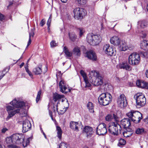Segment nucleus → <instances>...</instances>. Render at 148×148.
<instances>
[{
	"instance_id": "1",
	"label": "nucleus",
	"mask_w": 148,
	"mask_h": 148,
	"mask_svg": "<svg viewBox=\"0 0 148 148\" xmlns=\"http://www.w3.org/2000/svg\"><path fill=\"white\" fill-rule=\"evenodd\" d=\"M144 58H148V52L139 51L138 53L134 52L131 54L128 58L129 63L132 65H137L140 61V56Z\"/></svg>"
},
{
	"instance_id": "2",
	"label": "nucleus",
	"mask_w": 148,
	"mask_h": 148,
	"mask_svg": "<svg viewBox=\"0 0 148 148\" xmlns=\"http://www.w3.org/2000/svg\"><path fill=\"white\" fill-rule=\"evenodd\" d=\"M90 81L95 86H98L102 84V77L99 74L95 71H92L90 73Z\"/></svg>"
},
{
	"instance_id": "3",
	"label": "nucleus",
	"mask_w": 148,
	"mask_h": 148,
	"mask_svg": "<svg viewBox=\"0 0 148 148\" xmlns=\"http://www.w3.org/2000/svg\"><path fill=\"white\" fill-rule=\"evenodd\" d=\"M88 43L92 45H96L99 44L102 40V38L99 34L94 35L91 33L88 34L86 37Z\"/></svg>"
},
{
	"instance_id": "4",
	"label": "nucleus",
	"mask_w": 148,
	"mask_h": 148,
	"mask_svg": "<svg viewBox=\"0 0 148 148\" xmlns=\"http://www.w3.org/2000/svg\"><path fill=\"white\" fill-rule=\"evenodd\" d=\"M112 99V97L109 93L106 92L101 94L98 97L99 104L103 106L108 105L110 103Z\"/></svg>"
},
{
	"instance_id": "5",
	"label": "nucleus",
	"mask_w": 148,
	"mask_h": 148,
	"mask_svg": "<svg viewBox=\"0 0 148 148\" xmlns=\"http://www.w3.org/2000/svg\"><path fill=\"white\" fill-rule=\"evenodd\" d=\"M134 98L136 100V106L138 108L144 106L146 104V98L142 93H137L134 95Z\"/></svg>"
},
{
	"instance_id": "6",
	"label": "nucleus",
	"mask_w": 148,
	"mask_h": 148,
	"mask_svg": "<svg viewBox=\"0 0 148 148\" xmlns=\"http://www.w3.org/2000/svg\"><path fill=\"white\" fill-rule=\"evenodd\" d=\"M121 126L117 123H113L110 125L108 128L109 132L114 135H117L121 133Z\"/></svg>"
},
{
	"instance_id": "7",
	"label": "nucleus",
	"mask_w": 148,
	"mask_h": 148,
	"mask_svg": "<svg viewBox=\"0 0 148 148\" xmlns=\"http://www.w3.org/2000/svg\"><path fill=\"white\" fill-rule=\"evenodd\" d=\"M118 106L121 108L125 107L127 103L125 96L124 94H121L118 97L117 101Z\"/></svg>"
},
{
	"instance_id": "8",
	"label": "nucleus",
	"mask_w": 148,
	"mask_h": 148,
	"mask_svg": "<svg viewBox=\"0 0 148 148\" xmlns=\"http://www.w3.org/2000/svg\"><path fill=\"white\" fill-rule=\"evenodd\" d=\"M107 132L106 125L104 123L100 124L97 128V134L99 135H103Z\"/></svg>"
},
{
	"instance_id": "9",
	"label": "nucleus",
	"mask_w": 148,
	"mask_h": 148,
	"mask_svg": "<svg viewBox=\"0 0 148 148\" xmlns=\"http://www.w3.org/2000/svg\"><path fill=\"white\" fill-rule=\"evenodd\" d=\"M84 9L82 8H77L73 10L74 17H76L78 19L82 18L84 15Z\"/></svg>"
},
{
	"instance_id": "10",
	"label": "nucleus",
	"mask_w": 148,
	"mask_h": 148,
	"mask_svg": "<svg viewBox=\"0 0 148 148\" xmlns=\"http://www.w3.org/2000/svg\"><path fill=\"white\" fill-rule=\"evenodd\" d=\"M103 50L106 54L110 56H115L116 54V51L114 48L108 44H106L103 46Z\"/></svg>"
},
{
	"instance_id": "11",
	"label": "nucleus",
	"mask_w": 148,
	"mask_h": 148,
	"mask_svg": "<svg viewBox=\"0 0 148 148\" xmlns=\"http://www.w3.org/2000/svg\"><path fill=\"white\" fill-rule=\"evenodd\" d=\"M12 137L14 142L16 144H20L24 140V137L21 134H14L12 136Z\"/></svg>"
},
{
	"instance_id": "12",
	"label": "nucleus",
	"mask_w": 148,
	"mask_h": 148,
	"mask_svg": "<svg viewBox=\"0 0 148 148\" xmlns=\"http://www.w3.org/2000/svg\"><path fill=\"white\" fill-rule=\"evenodd\" d=\"M142 119V115L139 112L135 111L134 113L132 121L135 123H139Z\"/></svg>"
},
{
	"instance_id": "13",
	"label": "nucleus",
	"mask_w": 148,
	"mask_h": 148,
	"mask_svg": "<svg viewBox=\"0 0 148 148\" xmlns=\"http://www.w3.org/2000/svg\"><path fill=\"white\" fill-rule=\"evenodd\" d=\"M31 127V124L30 122L27 119L23 121L22 132L25 133L30 130Z\"/></svg>"
},
{
	"instance_id": "14",
	"label": "nucleus",
	"mask_w": 148,
	"mask_h": 148,
	"mask_svg": "<svg viewBox=\"0 0 148 148\" xmlns=\"http://www.w3.org/2000/svg\"><path fill=\"white\" fill-rule=\"evenodd\" d=\"M81 123L80 122L71 121L70 123V127L71 129L76 131H79V129L80 127Z\"/></svg>"
},
{
	"instance_id": "15",
	"label": "nucleus",
	"mask_w": 148,
	"mask_h": 148,
	"mask_svg": "<svg viewBox=\"0 0 148 148\" xmlns=\"http://www.w3.org/2000/svg\"><path fill=\"white\" fill-rule=\"evenodd\" d=\"M10 104L17 108H21L24 106L25 105L24 102L22 101H17L16 99H15L12 101L11 102Z\"/></svg>"
},
{
	"instance_id": "16",
	"label": "nucleus",
	"mask_w": 148,
	"mask_h": 148,
	"mask_svg": "<svg viewBox=\"0 0 148 148\" xmlns=\"http://www.w3.org/2000/svg\"><path fill=\"white\" fill-rule=\"evenodd\" d=\"M59 86L60 91L63 93H66L68 91H66L67 89L68 85H66L63 80H61L59 84Z\"/></svg>"
},
{
	"instance_id": "17",
	"label": "nucleus",
	"mask_w": 148,
	"mask_h": 148,
	"mask_svg": "<svg viewBox=\"0 0 148 148\" xmlns=\"http://www.w3.org/2000/svg\"><path fill=\"white\" fill-rule=\"evenodd\" d=\"M136 84L139 87L148 89V83L144 81L138 80L136 82Z\"/></svg>"
},
{
	"instance_id": "18",
	"label": "nucleus",
	"mask_w": 148,
	"mask_h": 148,
	"mask_svg": "<svg viewBox=\"0 0 148 148\" xmlns=\"http://www.w3.org/2000/svg\"><path fill=\"white\" fill-rule=\"evenodd\" d=\"M86 56L88 58L92 61L97 60V57L95 53L92 51H90L86 53Z\"/></svg>"
},
{
	"instance_id": "19",
	"label": "nucleus",
	"mask_w": 148,
	"mask_h": 148,
	"mask_svg": "<svg viewBox=\"0 0 148 148\" xmlns=\"http://www.w3.org/2000/svg\"><path fill=\"white\" fill-rule=\"evenodd\" d=\"M121 42L119 38L116 36L112 37L110 40L111 43L115 46H119Z\"/></svg>"
},
{
	"instance_id": "20",
	"label": "nucleus",
	"mask_w": 148,
	"mask_h": 148,
	"mask_svg": "<svg viewBox=\"0 0 148 148\" xmlns=\"http://www.w3.org/2000/svg\"><path fill=\"white\" fill-rule=\"evenodd\" d=\"M121 124L125 129H127L131 125L129 119H124L121 121Z\"/></svg>"
},
{
	"instance_id": "21",
	"label": "nucleus",
	"mask_w": 148,
	"mask_h": 148,
	"mask_svg": "<svg viewBox=\"0 0 148 148\" xmlns=\"http://www.w3.org/2000/svg\"><path fill=\"white\" fill-rule=\"evenodd\" d=\"M83 133L86 134L87 137L90 136L93 133L92 129L89 126H85L84 129Z\"/></svg>"
},
{
	"instance_id": "22",
	"label": "nucleus",
	"mask_w": 148,
	"mask_h": 148,
	"mask_svg": "<svg viewBox=\"0 0 148 148\" xmlns=\"http://www.w3.org/2000/svg\"><path fill=\"white\" fill-rule=\"evenodd\" d=\"M119 67L121 69L130 71L131 69V66L126 62H123L119 65Z\"/></svg>"
},
{
	"instance_id": "23",
	"label": "nucleus",
	"mask_w": 148,
	"mask_h": 148,
	"mask_svg": "<svg viewBox=\"0 0 148 148\" xmlns=\"http://www.w3.org/2000/svg\"><path fill=\"white\" fill-rule=\"evenodd\" d=\"M20 110L17 109L14 110L10 111L8 112V115L6 119V121H8L10 118L16 114L19 113Z\"/></svg>"
},
{
	"instance_id": "24",
	"label": "nucleus",
	"mask_w": 148,
	"mask_h": 148,
	"mask_svg": "<svg viewBox=\"0 0 148 148\" xmlns=\"http://www.w3.org/2000/svg\"><path fill=\"white\" fill-rule=\"evenodd\" d=\"M140 47L141 49L145 50H148V40H144L141 41Z\"/></svg>"
},
{
	"instance_id": "25",
	"label": "nucleus",
	"mask_w": 148,
	"mask_h": 148,
	"mask_svg": "<svg viewBox=\"0 0 148 148\" xmlns=\"http://www.w3.org/2000/svg\"><path fill=\"white\" fill-rule=\"evenodd\" d=\"M60 104V103L58 102H57V103L56 102H54L53 104V112H55L56 111H57L58 112L59 114H63L65 110H60V111H61V112H60L58 111V106Z\"/></svg>"
},
{
	"instance_id": "26",
	"label": "nucleus",
	"mask_w": 148,
	"mask_h": 148,
	"mask_svg": "<svg viewBox=\"0 0 148 148\" xmlns=\"http://www.w3.org/2000/svg\"><path fill=\"white\" fill-rule=\"evenodd\" d=\"M119 45L121 50L122 51H125L127 50L128 49L130 50L131 49L128 48L125 42L121 41Z\"/></svg>"
},
{
	"instance_id": "27",
	"label": "nucleus",
	"mask_w": 148,
	"mask_h": 148,
	"mask_svg": "<svg viewBox=\"0 0 148 148\" xmlns=\"http://www.w3.org/2000/svg\"><path fill=\"white\" fill-rule=\"evenodd\" d=\"M64 97V96L63 95H59L58 93H55L53 95V100H54L55 102H56L57 101L59 102L61 98Z\"/></svg>"
},
{
	"instance_id": "28",
	"label": "nucleus",
	"mask_w": 148,
	"mask_h": 148,
	"mask_svg": "<svg viewBox=\"0 0 148 148\" xmlns=\"http://www.w3.org/2000/svg\"><path fill=\"white\" fill-rule=\"evenodd\" d=\"M72 53L76 56H80L81 54L80 48L77 46L75 47L72 50Z\"/></svg>"
},
{
	"instance_id": "29",
	"label": "nucleus",
	"mask_w": 148,
	"mask_h": 148,
	"mask_svg": "<svg viewBox=\"0 0 148 148\" xmlns=\"http://www.w3.org/2000/svg\"><path fill=\"white\" fill-rule=\"evenodd\" d=\"M32 71L36 75H40L42 72V69L41 67L37 66L33 69Z\"/></svg>"
},
{
	"instance_id": "30",
	"label": "nucleus",
	"mask_w": 148,
	"mask_h": 148,
	"mask_svg": "<svg viewBox=\"0 0 148 148\" xmlns=\"http://www.w3.org/2000/svg\"><path fill=\"white\" fill-rule=\"evenodd\" d=\"M63 51L65 53L66 56L67 57H71L72 55V52L70 51L68 48L66 46L64 47Z\"/></svg>"
},
{
	"instance_id": "31",
	"label": "nucleus",
	"mask_w": 148,
	"mask_h": 148,
	"mask_svg": "<svg viewBox=\"0 0 148 148\" xmlns=\"http://www.w3.org/2000/svg\"><path fill=\"white\" fill-rule=\"evenodd\" d=\"M87 107L89 111L91 113L94 112V105L91 102H89L87 104Z\"/></svg>"
},
{
	"instance_id": "32",
	"label": "nucleus",
	"mask_w": 148,
	"mask_h": 148,
	"mask_svg": "<svg viewBox=\"0 0 148 148\" xmlns=\"http://www.w3.org/2000/svg\"><path fill=\"white\" fill-rule=\"evenodd\" d=\"M34 28L31 29L30 32H29V40L26 47H27L31 43V38L32 37H33L34 36Z\"/></svg>"
},
{
	"instance_id": "33",
	"label": "nucleus",
	"mask_w": 148,
	"mask_h": 148,
	"mask_svg": "<svg viewBox=\"0 0 148 148\" xmlns=\"http://www.w3.org/2000/svg\"><path fill=\"white\" fill-rule=\"evenodd\" d=\"M56 130L57 131V136L59 139H61L62 138V130L60 127L58 126H56Z\"/></svg>"
},
{
	"instance_id": "34",
	"label": "nucleus",
	"mask_w": 148,
	"mask_h": 148,
	"mask_svg": "<svg viewBox=\"0 0 148 148\" xmlns=\"http://www.w3.org/2000/svg\"><path fill=\"white\" fill-rule=\"evenodd\" d=\"M25 68L26 72L28 74L30 77L32 79L33 78V75L32 72L29 70L28 64H27V65L25 67Z\"/></svg>"
},
{
	"instance_id": "35",
	"label": "nucleus",
	"mask_w": 148,
	"mask_h": 148,
	"mask_svg": "<svg viewBox=\"0 0 148 148\" xmlns=\"http://www.w3.org/2000/svg\"><path fill=\"white\" fill-rule=\"evenodd\" d=\"M138 26H140L141 28H145L146 26V23L143 21H140L138 22Z\"/></svg>"
},
{
	"instance_id": "36",
	"label": "nucleus",
	"mask_w": 148,
	"mask_h": 148,
	"mask_svg": "<svg viewBox=\"0 0 148 148\" xmlns=\"http://www.w3.org/2000/svg\"><path fill=\"white\" fill-rule=\"evenodd\" d=\"M125 140L121 138L119 140V142L118 144V145L119 147H121L122 146L125 145Z\"/></svg>"
},
{
	"instance_id": "37",
	"label": "nucleus",
	"mask_w": 148,
	"mask_h": 148,
	"mask_svg": "<svg viewBox=\"0 0 148 148\" xmlns=\"http://www.w3.org/2000/svg\"><path fill=\"white\" fill-rule=\"evenodd\" d=\"M135 111L131 110L126 114V115L132 120V119L133 118L134 113Z\"/></svg>"
},
{
	"instance_id": "38",
	"label": "nucleus",
	"mask_w": 148,
	"mask_h": 148,
	"mask_svg": "<svg viewBox=\"0 0 148 148\" xmlns=\"http://www.w3.org/2000/svg\"><path fill=\"white\" fill-rule=\"evenodd\" d=\"M140 36L143 38H145L148 36V31H143L140 33Z\"/></svg>"
},
{
	"instance_id": "39",
	"label": "nucleus",
	"mask_w": 148,
	"mask_h": 148,
	"mask_svg": "<svg viewBox=\"0 0 148 148\" xmlns=\"http://www.w3.org/2000/svg\"><path fill=\"white\" fill-rule=\"evenodd\" d=\"M132 131H126L123 132L124 136L125 137H128L130 136L132 134Z\"/></svg>"
},
{
	"instance_id": "40",
	"label": "nucleus",
	"mask_w": 148,
	"mask_h": 148,
	"mask_svg": "<svg viewBox=\"0 0 148 148\" xmlns=\"http://www.w3.org/2000/svg\"><path fill=\"white\" fill-rule=\"evenodd\" d=\"M75 1L80 5H85L87 2V0H75Z\"/></svg>"
},
{
	"instance_id": "41",
	"label": "nucleus",
	"mask_w": 148,
	"mask_h": 148,
	"mask_svg": "<svg viewBox=\"0 0 148 148\" xmlns=\"http://www.w3.org/2000/svg\"><path fill=\"white\" fill-rule=\"evenodd\" d=\"M5 142L8 145L12 143H14L13 141L12 137H8L6 138Z\"/></svg>"
},
{
	"instance_id": "42",
	"label": "nucleus",
	"mask_w": 148,
	"mask_h": 148,
	"mask_svg": "<svg viewBox=\"0 0 148 148\" xmlns=\"http://www.w3.org/2000/svg\"><path fill=\"white\" fill-rule=\"evenodd\" d=\"M144 132V129L143 128H138L136 131V133L138 134H141L143 133Z\"/></svg>"
},
{
	"instance_id": "43",
	"label": "nucleus",
	"mask_w": 148,
	"mask_h": 148,
	"mask_svg": "<svg viewBox=\"0 0 148 148\" xmlns=\"http://www.w3.org/2000/svg\"><path fill=\"white\" fill-rule=\"evenodd\" d=\"M42 93V90H40L38 92L37 97L36 98V101L37 103L40 99L41 98V95Z\"/></svg>"
},
{
	"instance_id": "44",
	"label": "nucleus",
	"mask_w": 148,
	"mask_h": 148,
	"mask_svg": "<svg viewBox=\"0 0 148 148\" xmlns=\"http://www.w3.org/2000/svg\"><path fill=\"white\" fill-rule=\"evenodd\" d=\"M69 36L70 39L73 41H75L77 37V36L75 34H70L69 33Z\"/></svg>"
},
{
	"instance_id": "45",
	"label": "nucleus",
	"mask_w": 148,
	"mask_h": 148,
	"mask_svg": "<svg viewBox=\"0 0 148 148\" xmlns=\"http://www.w3.org/2000/svg\"><path fill=\"white\" fill-rule=\"evenodd\" d=\"M113 119V116L112 114L107 115L105 117L106 120L107 121H111Z\"/></svg>"
},
{
	"instance_id": "46",
	"label": "nucleus",
	"mask_w": 148,
	"mask_h": 148,
	"mask_svg": "<svg viewBox=\"0 0 148 148\" xmlns=\"http://www.w3.org/2000/svg\"><path fill=\"white\" fill-rule=\"evenodd\" d=\"M78 30L79 31V37H81L83 35L84 32V30L83 28H79L78 29Z\"/></svg>"
},
{
	"instance_id": "47",
	"label": "nucleus",
	"mask_w": 148,
	"mask_h": 148,
	"mask_svg": "<svg viewBox=\"0 0 148 148\" xmlns=\"http://www.w3.org/2000/svg\"><path fill=\"white\" fill-rule=\"evenodd\" d=\"M20 115L22 117L26 116L27 115L26 110L22 109V111L20 112Z\"/></svg>"
},
{
	"instance_id": "48",
	"label": "nucleus",
	"mask_w": 148,
	"mask_h": 148,
	"mask_svg": "<svg viewBox=\"0 0 148 148\" xmlns=\"http://www.w3.org/2000/svg\"><path fill=\"white\" fill-rule=\"evenodd\" d=\"M30 138H29L27 139L26 142H24L23 143V146L24 147H25L29 144L30 139Z\"/></svg>"
},
{
	"instance_id": "49",
	"label": "nucleus",
	"mask_w": 148,
	"mask_h": 148,
	"mask_svg": "<svg viewBox=\"0 0 148 148\" xmlns=\"http://www.w3.org/2000/svg\"><path fill=\"white\" fill-rule=\"evenodd\" d=\"M67 144L64 142H62L59 145V148H67Z\"/></svg>"
},
{
	"instance_id": "50",
	"label": "nucleus",
	"mask_w": 148,
	"mask_h": 148,
	"mask_svg": "<svg viewBox=\"0 0 148 148\" xmlns=\"http://www.w3.org/2000/svg\"><path fill=\"white\" fill-rule=\"evenodd\" d=\"M50 44L51 47H54L58 45V43H56L55 40L51 41Z\"/></svg>"
},
{
	"instance_id": "51",
	"label": "nucleus",
	"mask_w": 148,
	"mask_h": 148,
	"mask_svg": "<svg viewBox=\"0 0 148 148\" xmlns=\"http://www.w3.org/2000/svg\"><path fill=\"white\" fill-rule=\"evenodd\" d=\"M51 15L50 16V17H49V19L48 20L47 23V25L48 26V29L49 31L50 30L49 26L50 25V23H51Z\"/></svg>"
},
{
	"instance_id": "52",
	"label": "nucleus",
	"mask_w": 148,
	"mask_h": 148,
	"mask_svg": "<svg viewBox=\"0 0 148 148\" xmlns=\"http://www.w3.org/2000/svg\"><path fill=\"white\" fill-rule=\"evenodd\" d=\"M6 108L7 112L13 110L14 109V106H7Z\"/></svg>"
},
{
	"instance_id": "53",
	"label": "nucleus",
	"mask_w": 148,
	"mask_h": 148,
	"mask_svg": "<svg viewBox=\"0 0 148 148\" xmlns=\"http://www.w3.org/2000/svg\"><path fill=\"white\" fill-rule=\"evenodd\" d=\"M80 73L83 77L84 80L87 78L86 75L83 71L81 70L80 71Z\"/></svg>"
},
{
	"instance_id": "54",
	"label": "nucleus",
	"mask_w": 148,
	"mask_h": 148,
	"mask_svg": "<svg viewBox=\"0 0 148 148\" xmlns=\"http://www.w3.org/2000/svg\"><path fill=\"white\" fill-rule=\"evenodd\" d=\"M64 101H65V104L64 106V108H68L69 107V103L68 100L67 99H65L64 100L62 99V102H63Z\"/></svg>"
},
{
	"instance_id": "55",
	"label": "nucleus",
	"mask_w": 148,
	"mask_h": 148,
	"mask_svg": "<svg viewBox=\"0 0 148 148\" xmlns=\"http://www.w3.org/2000/svg\"><path fill=\"white\" fill-rule=\"evenodd\" d=\"M84 80L86 84L85 87H89L91 86V84L88 82L87 78Z\"/></svg>"
},
{
	"instance_id": "56",
	"label": "nucleus",
	"mask_w": 148,
	"mask_h": 148,
	"mask_svg": "<svg viewBox=\"0 0 148 148\" xmlns=\"http://www.w3.org/2000/svg\"><path fill=\"white\" fill-rule=\"evenodd\" d=\"M7 148H20L19 147L15 145H8L7 146Z\"/></svg>"
},
{
	"instance_id": "57",
	"label": "nucleus",
	"mask_w": 148,
	"mask_h": 148,
	"mask_svg": "<svg viewBox=\"0 0 148 148\" xmlns=\"http://www.w3.org/2000/svg\"><path fill=\"white\" fill-rule=\"evenodd\" d=\"M112 116H113V118H114L115 120L116 121H118V117L117 116V115L116 114H112Z\"/></svg>"
},
{
	"instance_id": "58",
	"label": "nucleus",
	"mask_w": 148,
	"mask_h": 148,
	"mask_svg": "<svg viewBox=\"0 0 148 148\" xmlns=\"http://www.w3.org/2000/svg\"><path fill=\"white\" fill-rule=\"evenodd\" d=\"M45 24V20L44 19H42L41 20L40 23V26L42 27Z\"/></svg>"
},
{
	"instance_id": "59",
	"label": "nucleus",
	"mask_w": 148,
	"mask_h": 148,
	"mask_svg": "<svg viewBox=\"0 0 148 148\" xmlns=\"http://www.w3.org/2000/svg\"><path fill=\"white\" fill-rule=\"evenodd\" d=\"M4 19V16L3 15L0 13V21H2Z\"/></svg>"
},
{
	"instance_id": "60",
	"label": "nucleus",
	"mask_w": 148,
	"mask_h": 148,
	"mask_svg": "<svg viewBox=\"0 0 148 148\" xmlns=\"http://www.w3.org/2000/svg\"><path fill=\"white\" fill-rule=\"evenodd\" d=\"M8 129L6 128H4L1 130V132L3 133H4L7 131Z\"/></svg>"
},
{
	"instance_id": "61",
	"label": "nucleus",
	"mask_w": 148,
	"mask_h": 148,
	"mask_svg": "<svg viewBox=\"0 0 148 148\" xmlns=\"http://www.w3.org/2000/svg\"><path fill=\"white\" fill-rule=\"evenodd\" d=\"M144 122L148 124V114L147 117L144 119Z\"/></svg>"
},
{
	"instance_id": "62",
	"label": "nucleus",
	"mask_w": 148,
	"mask_h": 148,
	"mask_svg": "<svg viewBox=\"0 0 148 148\" xmlns=\"http://www.w3.org/2000/svg\"><path fill=\"white\" fill-rule=\"evenodd\" d=\"M13 4V1H10L9 2V4L8 7H9L11 5H12Z\"/></svg>"
},
{
	"instance_id": "63",
	"label": "nucleus",
	"mask_w": 148,
	"mask_h": 148,
	"mask_svg": "<svg viewBox=\"0 0 148 148\" xmlns=\"http://www.w3.org/2000/svg\"><path fill=\"white\" fill-rule=\"evenodd\" d=\"M49 114L51 118H52V112L51 111H49Z\"/></svg>"
},
{
	"instance_id": "64",
	"label": "nucleus",
	"mask_w": 148,
	"mask_h": 148,
	"mask_svg": "<svg viewBox=\"0 0 148 148\" xmlns=\"http://www.w3.org/2000/svg\"><path fill=\"white\" fill-rule=\"evenodd\" d=\"M145 74L146 76L148 78V70H147Z\"/></svg>"
}]
</instances>
